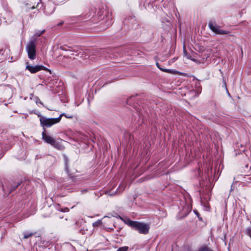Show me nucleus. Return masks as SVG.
Segmentation results:
<instances>
[{
  "label": "nucleus",
  "instance_id": "obj_1",
  "mask_svg": "<svg viewBox=\"0 0 251 251\" xmlns=\"http://www.w3.org/2000/svg\"><path fill=\"white\" fill-rule=\"evenodd\" d=\"M95 16L98 19L102 21L101 25H103V27L104 29L109 27L112 24L111 13L104 8L99 9L97 14H95L94 11H90V14L87 18L94 17Z\"/></svg>",
  "mask_w": 251,
  "mask_h": 251
},
{
  "label": "nucleus",
  "instance_id": "obj_2",
  "mask_svg": "<svg viewBox=\"0 0 251 251\" xmlns=\"http://www.w3.org/2000/svg\"><path fill=\"white\" fill-rule=\"evenodd\" d=\"M124 222L126 224L133 227L140 234H146L149 232L150 225L147 224L133 221L128 219H126Z\"/></svg>",
  "mask_w": 251,
  "mask_h": 251
},
{
  "label": "nucleus",
  "instance_id": "obj_3",
  "mask_svg": "<svg viewBox=\"0 0 251 251\" xmlns=\"http://www.w3.org/2000/svg\"><path fill=\"white\" fill-rule=\"evenodd\" d=\"M42 139L48 144H49L52 146L54 148L61 150L63 148V146L61 144L63 140L61 139H56L51 136L47 134L45 132H43L42 133Z\"/></svg>",
  "mask_w": 251,
  "mask_h": 251
},
{
  "label": "nucleus",
  "instance_id": "obj_4",
  "mask_svg": "<svg viewBox=\"0 0 251 251\" xmlns=\"http://www.w3.org/2000/svg\"><path fill=\"white\" fill-rule=\"evenodd\" d=\"M36 40L32 39L26 44L25 50L28 54V58L31 60H34L36 56Z\"/></svg>",
  "mask_w": 251,
  "mask_h": 251
},
{
  "label": "nucleus",
  "instance_id": "obj_5",
  "mask_svg": "<svg viewBox=\"0 0 251 251\" xmlns=\"http://www.w3.org/2000/svg\"><path fill=\"white\" fill-rule=\"evenodd\" d=\"M63 114H60L59 116L56 118H48L46 117H42L40 119L41 125L43 127H50L54 124L58 123L61 119Z\"/></svg>",
  "mask_w": 251,
  "mask_h": 251
},
{
  "label": "nucleus",
  "instance_id": "obj_6",
  "mask_svg": "<svg viewBox=\"0 0 251 251\" xmlns=\"http://www.w3.org/2000/svg\"><path fill=\"white\" fill-rule=\"evenodd\" d=\"M208 26L210 29L214 33L218 34H227L231 35L229 31L221 29L219 26L213 25L212 23H209Z\"/></svg>",
  "mask_w": 251,
  "mask_h": 251
},
{
  "label": "nucleus",
  "instance_id": "obj_7",
  "mask_svg": "<svg viewBox=\"0 0 251 251\" xmlns=\"http://www.w3.org/2000/svg\"><path fill=\"white\" fill-rule=\"evenodd\" d=\"M27 65L26 66L25 69L28 70L31 73L34 74L36 73L41 70H48L50 74H51V71L46 68L44 66L41 65H35V66H30L28 64V63L27 62Z\"/></svg>",
  "mask_w": 251,
  "mask_h": 251
},
{
  "label": "nucleus",
  "instance_id": "obj_8",
  "mask_svg": "<svg viewBox=\"0 0 251 251\" xmlns=\"http://www.w3.org/2000/svg\"><path fill=\"white\" fill-rule=\"evenodd\" d=\"M45 32V30H43L41 31H38L35 33L33 38H35L34 39H36L35 38L37 37L40 36L42 34H43Z\"/></svg>",
  "mask_w": 251,
  "mask_h": 251
},
{
  "label": "nucleus",
  "instance_id": "obj_9",
  "mask_svg": "<svg viewBox=\"0 0 251 251\" xmlns=\"http://www.w3.org/2000/svg\"><path fill=\"white\" fill-rule=\"evenodd\" d=\"M198 251H213L207 246H202L201 247Z\"/></svg>",
  "mask_w": 251,
  "mask_h": 251
},
{
  "label": "nucleus",
  "instance_id": "obj_10",
  "mask_svg": "<svg viewBox=\"0 0 251 251\" xmlns=\"http://www.w3.org/2000/svg\"><path fill=\"white\" fill-rule=\"evenodd\" d=\"M238 181L237 180H235V178H234V181L232 184V185H231V187H230V192H231V191H232L233 190H234L235 189V187H234V185Z\"/></svg>",
  "mask_w": 251,
  "mask_h": 251
},
{
  "label": "nucleus",
  "instance_id": "obj_11",
  "mask_svg": "<svg viewBox=\"0 0 251 251\" xmlns=\"http://www.w3.org/2000/svg\"><path fill=\"white\" fill-rule=\"evenodd\" d=\"M128 247L124 246L120 248L117 251H126L128 250Z\"/></svg>",
  "mask_w": 251,
  "mask_h": 251
},
{
  "label": "nucleus",
  "instance_id": "obj_12",
  "mask_svg": "<svg viewBox=\"0 0 251 251\" xmlns=\"http://www.w3.org/2000/svg\"><path fill=\"white\" fill-rule=\"evenodd\" d=\"M246 232L247 234L249 236H250L251 238V227L247 228L246 229Z\"/></svg>",
  "mask_w": 251,
  "mask_h": 251
},
{
  "label": "nucleus",
  "instance_id": "obj_13",
  "mask_svg": "<svg viewBox=\"0 0 251 251\" xmlns=\"http://www.w3.org/2000/svg\"><path fill=\"white\" fill-rule=\"evenodd\" d=\"M33 234L32 233H24V238L25 239H27L29 237L31 236Z\"/></svg>",
  "mask_w": 251,
  "mask_h": 251
},
{
  "label": "nucleus",
  "instance_id": "obj_14",
  "mask_svg": "<svg viewBox=\"0 0 251 251\" xmlns=\"http://www.w3.org/2000/svg\"><path fill=\"white\" fill-rule=\"evenodd\" d=\"M61 114H63V116H64L66 118L68 119H72L73 117V116L72 115L66 114L65 113H62Z\"/></svg>",
  "mask_w": 251,
  "mask_h": 251
},
{
  "label": "nucleus",
  "instance_id": "obj_15",
  "mask_svg": "<svg viewBox=\"0 0 251 251\" xmlns=\"http://www.w3.org/2000/svg\"><path fill=\"white\" fill-rule=\"evenodd\" d=\"M101 223L100 221H98L95 223H93V226H98Z\"/></svg>",
  "mask_w": 251,
  "mask_h": 251
},
{
  "label": "nucleus",
  "instance_id": "obj_16",
  "mask_svg": "<svg viewBox=\"0 0 251 251\" xmlns=\"http://www.w3.org/2000/svg\"><path fill=\"white\" fill-rule=\"evenodd\" d=\"M160 70L164 72H167V73H169L170 72V70H169V69H163V68H160Z\"/></svg>",
  "mask_w": 251,
  "mask_h": 251
},
{
  "label": "nucleus",
  "instance_id": "obj_17",
  "mask_svg": "<svg viewBox=\"0 0 251 251\" xmlns=\"http://www.w3.org/2000/svg\"><path fill=\"white\" fill-rule=\"evenodd\" d=\"M65 164H66V170L67 171L68 167H67V163H68V159L67 157L65 156Z\"/></svg>",
  "mask_w": 251,
  "mask_h": 251
},
{
  "label": "nucleus",
  "instance_id": "obj_18",
  "mask_svg": "<svg viewBox=\"0 0 251 251\" xmlns=\"http://www.w3.org/2000/svg\"><path fill=\"white\" fill-rule=\"evenodd\" d=\"M125 185H121L120 186H119V188L120 189V190H124L125 189Z\"/></svg>",
  "mask_w": 251,
  "mask_h": 251
},
{
  "label": "nucleus",
  "instance_id": "obj_19",
  "mask_svg": "<svg viewBox=\"0 0 251 251\" xmlns=\"http://www.w3.org/2000/svg\"><path fill=\"white\" fill-rule=\"evenodd\" d=\"M61 211L64 212H68V211H69V209L68 208H66L64 210H61Z\"/></svg>",
  "mask_w": 251,
  "mask_h": 251
},
{
  "label": "nucleus",
  "instance_id": "obj_20",
  "mask_svg": "<svg viewBox=\"0 0 251 251\" xmlns=\"http://www.w3.org/2000/svg\"><path fill=\"white\" fill-rule=\"evenodd\" d=\"M19 185V183H18L16 185V186L13 188V190H14V189H16V188H17Z\"/></svg>",
  "mask_w": 251,
  "mask_h": 251
},
{
  "label": "nucleus",
  "instance_id": "obj_21",
  "mask_svg": "<svg viewBox=\"0 0 251 251\" xmlns=\"http://www.w3.org/2000/svg\"><path fill=\"white\" fill-rule=\"evenodd\" d=\"M63 24V22L60 23L58 24V25H61Z\"/></svg>",
  "mask_w": 251,
  "mask_h": 251
},
{
  "label": "nucleus",
  "instance_id": "obj_22",
  "mask_svg": "<svg viewBox=\"0 0 251 251\" xmlns=\"http://www.w3.org/2000/svg\"><path fill=\"white\" fill-rule=\"evenodd\" d=\"M184 53L185 54L186 53V49H185V48H184Z\"/></svg>",
  "mask_w": 251,
  "mask_h": 251
},
{
  "label": "nucleus",
  "instance_id": "obj_23",
  "mask_svg": "<svg viewBox=\"0 0 251 251\" xmlns=\"http://www.w3.org/2000/svg\"><path fill=\"white\" fill-rule=\"evenodd\" d=\"M156 65H157L158 68H159L160 67L159 65V64L158 63H156Z\"/></svg>",
  "mask_w": 251,
  "mask_h": 251
},
{
  "label": "nucleus",
  "instance_id": "obj_24",
  "mask_svg": "<svg viewBox=\"0 0 251 251\" xmlns=\"http://www.w3.org/2000/svg\"><path fill=\"white\" fill-rule=\"evenodd\" d=\"M2 50H0V55L2 54L1 52H2Z\"/></svg>",
  "mask_w": 251,
  "mask_h": 251
}]
</instances>
